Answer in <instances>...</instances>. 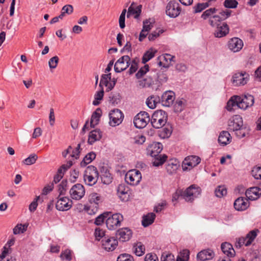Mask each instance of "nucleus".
Here are the masks:
<instances>
[{
    "label": "nucleus",
    "mask_w": 261,
    "mask_h": 261,
    "mask_svg": "<svg viewBox=\"0 0 261 261\" xmlns=\"http://www.w3.org/2000/svg\"><path fill=\"white\" fill-rule=\"evenodd\" d=\"M160 98V102L162 105L169 107L173 103L175 99V94L171 91H167L163 94Z\"/></svg>",
    "instance_id": "21"
},
{
    "label": "nucleus",
    "mask_w": 261,
    "mask_h": 261,
    "mask_svg": "<svg viewBox=\"0 0 261 261\" xmlns=\"http://www.w3.org/2000/svg\"><path fill=\"white\" fill-rule=\"evenodd\" d=\"M221 20L222 18L220 16L215 15L210 17L209 22L213 27H217L221 24L220 23Z\"/></svg>",
    "instance_id": "45"
},
{
    "label": "nucleus",
    "mask_w": 261,
    "mask_h": 261,
    "mask_svg": "<svg viewBox=\"0 0 261 261\" xmlns=\"http://www.w3.org/2000/svg\"><path fill=\"white\" fill-rule=\"evenodd\" d=\"M243 121L242 117L238 115L233 116L228 121V127L229 130L234 131L242 128Z\"/></svg>",
    "instance_id": "18"
},
{
    "label": "nucleus",
    "mask_w": 261,
    "mask_h": 261,
    "mask_svg": "<svg viewBox=\"0 0 261 261\" xmlns=\"http://www.w3.org/2000/svg\"><path fill=\"white\" fill-rule=\"evenodd\" d=\"M229 33V28L225 23H223L221 25L216 27L214 33L216 37L221 38L225 36Z\"/></svg>",
    "instance_id": "30"
},
{
    "label": "nucleus",
    "mask_w": 261,
    "mask_h": 261,
    "mask_svg": "<svg viewBox=\"0 0 261 261\" xmlns=\"http://www.w3.org/2000/svg\"><path fill=\"white\" fill-rule=\"evenodd\" d=\"M117 195L122 201H126L129 197V188L125 185H119L117 189Z\"/></svg>",
    "instance_id": "25"
},
{
    "label": "nucleus",
    "mask_w": 261,
    "mask_h": 261,
    "mask_svg": "<svg viewBox=\"0 0 261 261\" xmlns=\"http://www.w3.org/2000/svg\"><path fill=\"white\" fill-rule=\"evenodd\" d=\"M72 201L68 197L59 195L56 203V207L59 211H66L72 205Z\"/></svg>",
    "instance_id": "9"
},
{
    "label": "nucleus",
    "mask_w": 261,
    "mask_h": 261,
    "mask_svg": "<svg viewBox=\"0 0 261 261\" xmlns=\"http://www.w3.org/2000/svg\"><path fill=\"white\" fill-rule=\"evenodd\" d=\"M142 178L141 172L136 169L128 171L125 174V180L129 185L132 186L137 185Z\"/></svg>",
    "instance_id": "8"
},
{
    "label": "nucleus",
    "mask_w": 261,
    "mask_h": 261,
    "mask_svg": "<svg viewBox=\"0 0 261 261\" xmlns=\"http://www.w3.org/2000/svg\"><path fill=\"white\" fill-rule=\"evenodd\" d=\"M100 116L101 110L98 108L92 115L90 122V125L91 127H94L98 123ZM89 125V122L87 121L84 125L82 130L85 132L86 129H88Z\"/></svg>",
    "instance_id": "22"
},
{
    "label": "nucleus",
    "mask_w": 261,
    "mask_h": 261,
    "mask_svg": "<svg viewBox=\"0 0 261 261\" xmlns=\"http://www.w3.org/2000/svg\"><path fill=\"white\" fill-rule=\"evenodd\" d=\"M150 121V118L148 113L144 111L140 112L134 117V124L137 128H143Z\"/></svg>",
    "instance_id": "10"
},
{
    "label": "nucleus",
    "mask_w": 261,
    "mask_h": 261,
    "mask_svg": "<svg viewBox=\"0 0 261 261\" xmlns=\"http://www.w3.org/2000/svg\"><path fill=\"white\" fill-rule=\"evenodd\" d=\"M98 176L96 168L93 166H89L85 171L84 180L86 185L92 186L97 182Z\"/></svg>",
    "instance_id": "3"
},
{
    "label": "nucleus",
    "mask_w": 261,
    "mask_h": 261,
    "mask_svg": "<svg viewBox=\"0 0 261 261\" xmlns=\"http://www.w3.org/2000/svg\"><path fill=\"white\" fill-rule=\"evenodd\" d=\"M251 174L256 179H261V166H255L251 170Z\"/></svg>",
    "instance_id": "49"
},
{
    "label": "nucleus",
    "mask_w": 261,
    "mask_h": 261,
    "mask_svg": "<svg viewBox=\"0 0 261 261\" xmlns=\"http://www.w3.org/2000/svg\"><path fill=\"white\" fill-rule=\"evenodd\" d=\"M161 98L159 96L152 95L149 97L146 101L147 106L151 109L156 107V104L161 102Z\"/></svg>",
    "instance_id": "36"
},
{
    "label": "nucleus",
    "mask_w": 261,
    "mask_h": 261,
    "mask_svg": "<svg viewBox=\"0 0 261 261\" xmlns=\"http://www.w3.org/2000/svg\"><path fill=\"white\" fill-rule=\"evenodd\" d=\"M257 230H253L250 231L245 237H240L236 239V246L237 248H241L245 245L248 246L253 241L257 236Z\"/></svg>",
    "instance_id": "7"
},
{
    "label": "nucleus",
    "mask_w": 261,
    "mask_h": 261,
    "mask_svg": "<svg viewBox=\"0 0 261 261\" xmlns=\"http://www.w3.org/2000/svg\"><path fill=\"white\" fill-rule=\"evenodd\" d=\"M238 5V3L236 0H225L224 2V6L227 8H236Z\"/></svg>",
    "instance_id": "60"
},
{
    "label": "nucleus",
    "mask_w": 261,
    "mask_h": 261,
    "mask_svg": "<svg viewBox=\"0 0 261 261\" xmlns=\"http://www.w3.org/2000/svg\"><path fill=\"white\" fill-rule=\"evenodd\" d=\"M249 206L248 199L239 197L234 202V207L238 211H243L246 210Z\"/></svg>",
    "instance_id": "26"
},
{
    "label": "nucleus",
    "mask_w": 261,
    "mask_h": 261,
    "mask_svg": "<svg viewBox=\"0 0 261 261\" xmlns=\"http://www.w3.org/2000/svg\"><path fill=\"white\" fill-rule=\"evenodd\" d=\"M103 197L96 193H92L89 196V201L91 205H94L98 207V205L103 201Z\"/></svg>",
    "instance_id": "34"
},
{
    "label": "nucleus",
    "mask_w": 261,
    "mask_h": 261,
    "mask_svg": "<svg viewBox=\"0 0 261 261\" xmlns=\"http://www.w3.org/2000/svg\"><path fill=\"white\" fill-rule=\"evenodd\" d=\"M96 154L93 152H91L88 153L83 159L81 163L82 167H85L87 165L90 164L92 161L95 159Z\"/></svg>",
    "instance_id": "43"
},
{
    "label": "nucleus",
    "mask_w": 261,
    "mask_h": 261,
    "mask_svg": "<svg viewBox=\"0 0 261 261\" xmlns=\"http://www.w3.org/2000/svg\"><path fill=\"white\" fill-rule=\"evenodd\" d=\"M101 90L97 91L94 94V99L92 102L94 106H98L100 101L103 99L104 95V91L103 88H100Z\"/></svg>",
    "instance_id": "44"
},
{
    "label": "nucleus",
    "mask_w": 261,
    "mask_h": 261,
    "mask_svg": "<svg viewBox=\"0 0 261 261\" xmlns=\"http://www.w3.org/2000/svg\"><path fill=\"white\" fill-rule=\"evenodd\" d=\"M172 133L171 128L170 127H164L161 131L160 136L162 138H169Z\"/></svg>",
    "instance_id": "56"
},
{
    "label": "nucleus",
    "mask_w": 261,
    "mask_h": 261,
    "mask_svg": "<svg viewBox=\"0 0 261 261\" xmlns=\"http://www.w3.org/2000/svg\"><path fill=\"white\" fill-rule=\"evenodd\" d=\"M143 31L148 32L153 27V22H151L150 19H146L143 23Z\"/></svg>",
    "instance_id": "61"
},
{
    "label": "nucleus",
    "mask_w": 261,
    "mask_h": 261,
    "mask_svg": "<svg viewBox=\"0 0 261 261\" xmlns=\"http://www.w3.org/2000/svg\"><path fill=\"white\" fill-rule=\"evenodd\" d=\"M109 125L115 127L120 124L124 118L122 112L118 109H114L110 111L109 114Z\"/></svg>",
    "instance_id": "6"
},
{
    "label": "nucleus",
    "mask_w": 261,
    "mask_h": 261,
    "mask_svg": "<svg viewBox=\"0 0 261 261\" xmlns=\"http://www.w3.org/2000/svg\"><path fill=\"white\" fill-rule=\"evenodd\" d=\"M238 108L243 110H246L251 107L254 102V97L251 95H245L242 96L237 95Z\"/></svg>",
    "instance_id": "14"
},
{
    "label": "nucleus",
    "mask_w": 261,
    "mask_h": 261,
    "mask_svg": "<svg viewBox=\"0 0 261 261\" xmlns=\"http://www.w3.org/2000/svg\"><path fill=\"white\" fill-rule=\"evenodd\" d=\"M107 216L106 225L110 230H113L120 225L121 222L123 221V216L119 213L112 214L109 213Z\"/></svg>",
    "instance_id": "5"
},
{
    "label": "nucleus",
    "mask_w": 261,
    "mask_h": 261,
    "mask_svg": "<svg viewBox=\"0 0 261 261\" xmlns=\"http://www.w3.org/2000/svg\"><path fill=\"white\" fill-rule=\"evenodd\" d=\"M163 149V145L159 142H153L147 148V153L152 157L159 156V153Z\"/></svg>",
    "instance_id": "20"
},
{
    "label": "nucleus",
    "mask_w": 261,
    "mask_h": 261,
    "mask_svg": "<svg viewBox=\"0 0 261 261\" xmlns=\"http://www.w3.org/2000/svg\"><path fill=\"white\" fill-rule=\"evenodd\" d=\"M165 30L162 29H158L155 31H153L148 35V39L149 41H154L161 34L163 33Z\"/></svg>",
    "instance_id": "48"
},
{
    "label": "nucleus",
    "mask_w": 261,
    "mask_h": 261,
    "mask_svg": "<svg viewBox=\"0 0 261 261\" xmlns=\"http://www.w3.org/2000/svg\"><path fill=\"white\" fill-rule=\"evenodd\" d=\"M102 137V132L98 129L90 132L89 135L88 142L89 144L92 145L97 141L99 140Z\"/></svg>",
    "instance_id": "33"
},
{
    "label": "nucleus",
    "mask_w": 261,
    "mask_h": 261,
    "mask_svg": "<svg viewBox=\"0 0 261 261\" xmlns=\"http://www.w3.org/2000/svg\"><path fill=\"white\" fill-rule=\"evenodd\" d=\"M228 48L233 53L239 51L243 46V42L239 38H232L228 42Z\"/></svg>",
    "instance_id": "23"
},
{
    "label": "nucleus",
    "mask_w": 261,
    "mask_h": 261,
    "mask_svg": "<svg viewBox=\"0 0 261 261\" xmlns=\"http://www.w3.org/2000/svg\"><path fill=\"white\" fill-rule=\"evenodd\" d=\"M249 74L246 72H238L232 75L231 83L233 86H240L245 85L249 80Z\"/></svg>",
    "instance_id": "11"
},
{
    "label": "nucleus",
    "mask_w": 261,
    "mask_h": 261,
    "mask_svg": "<svg viewBox=\"0 0 261 261\" xmlns=\"http://www.w3.org/2000/svg\"><path fill=\"white\" fill-rule=\"evenodd\" d=\"M37 159V155L35 153H32L23 160V163L27 165H31L36 162Z\"/></svg>",
    "instance_id": "50"
},
{
    "label": "nucleus",
    "mask_w": 261,
    "mask_h": 261,
    "mask_svg": "<svg viewBox=\"0 0 261 261\" xmlns=\"http://www.w3.org/2000/svg\"><path fill=\"white\" fill-rule=\"evenodd\" d=\"M245 195L248 200H255L261 195V190L256 187H252L247 190Z\"/></svg>",
    "instance_id": "27"
},
{
    "label": "nucleus",
    "mask_w": 261,
    "mask_h": 261,
    "mask_svg": "<svg viewBox=\"0 0 261 261\" xmlns=\"http://www.w3.org/2000/svg\"><path fill=\"white\" fill-rule=\"evenodd\" d=\"M117 261H134L132 256L128 254H121L117 257Z\"/></svg>",
    "instance_id": "62"
},
{
    "label": "nucleus",
    "mask_w": 261,
    "mask_h": 261,
    "mask_svg": "<svg viewBox=\"0 0 261 261\" xmlns=\"http://www.w3.org/2000/svg\"><path fill=\"white\" fill-rule=\"evenodd\" d=\"M161 259L162 261H175L174 256L172 254L167 252L162 253Z\"/></svg>",
    "instance_id": "58"
},
{
    "label": "nucleus",
    "mask_w": 261,
    "mask_h": 261,
    "mask_svg": "<svg viewBox=\"0 0 261 261\" xmlns=\"http://www.w3.org/2000/svg\"><path fill=\"white\" fill-rule=\"evenodd\" d=\"M138 59L133 60L131 62H130V67L129 69V74H133L135 73L138 68Z\"/></svg>",
    "instance_id": "57"
},
{
    "label": "nucleus",
    "mask_w": 261,
    "mask_h": 261,
    "mask_svg": "<svg viewBox=\"0 0 261 261\" xmlns=\"http://www.w3.org/2000/svg\"><path fill=\"white\" fill-rule=\"evenodd\" d=\"M157 52L156 50L152 48H150L148 50L146 51L142 59V62L143 64H145L146 62L149 61L152 58H153L155 53Z\"/></svg>",
    "instance_id": "39"
},
{
    "label": "nucleus",
    "mask_w": 261,
    "mask_h": 261,
    "mask_svg": "<svg viewBox=\"0 0 261 261\" xmlns=\"http://www.w3.org/2000/svg\"><path fill=\"white\" fill-rule=\"evenodd\" d=\"M69 194L72 199L81 200L85 194V188L82 185L76 184L71 187L69 191Z\"/></svg>",
    "instance_id": "13"
},
{
    "label": "nucleus",
    "mask_w": 261,
    "mask_h": 261,
    "mask_svg": "<svg viewBox=\"0 0 261 261\" xmlns=\"http://www.w3.org/2000/svg\"><path fill=\"white\" fill-rule=\"evenodd\" d=\"M221 248L223 253L227 256H234L236 252L231 244L227 242L223 243L221 244Z\"/></svg>",
    "instance_id": "31"
},
{
    "label": "nucleus",
    "mask_w": 261,
    "mask_h": 261,
    "mask_svg": "<svg viewBox=\"0 0 261 261\" xmlns=\"http://www.w3.org/2000/svg\"><path fill=\"white\" fill-rule=\"evenodd\" d=\"M217 11V9L215 8H210L205 10L202 14L201 18L203 19H206L208 18L212 17Z\"/></svg>",
    "instance_id": "53"
},
{
    "label": "nucleus",
    "mask_w": 261,
    "mask_h": 261,
    "mask_svg": "<svg viewBox=\"0 0 261 261\" xmlns=\"http://www.w3.org/2000/svg\"><path fill=\"white\" fill-rule=\"evenodd\" d=\"M167 117V114L164 111H156L153 113L150 119L152 126L156 129L162 127L166 123Z\"/></svg>",
    "instance_id": "2"
},
{
    "label": "nucleus",
    "mask_w": 261,
    "mask_h": 261,
    "mask_svg": "<svg viewBox=\"0 0 261 261\" xmlns=\"http://www.w3.org/2000/svg\"><path fill=\"white\" fill-rule=\"evenodd\" d=\"M155 215L153 213H150L142 218V224L144 227H147L154 222Z\"/></svg>",
    "instance_id": "37"
},
{
    "label": "nucleus",
    "mask_w": 261,
    "mask_h": 261,
    "mask_svg": "<svg viewBox=\"0 0 261 261\" xmlns=\"http://www.w3.org/2000/svg\"><path fill=\"white\" fill-rule=\"evenodd\" d=\"M155 159L154 161L152 162L153 165L155 167H159L165 162L167 156L166 155H160L159 156H157L156 157H154Z\"/></svg>",
    "instance_id": "47"
},
{
    "label": "nucleus",
    "mask_w": 261,
    "mask_h": 261,
    "mask_svg": "<svg viewBox=\"0 0 261 261\" xmlns=\"http://www.w3.org/2000/svg\"><path fill=\"white\" fill-rule=\"evenodd\" d=\"M73 8L71 5H66L63 7L61 12L65 15L66 14L70 15L72 13Z\"/></svg>",
    "instance_id": "63"
},
{
    "label": "nucleus",
    "mask_w": 261,
    "mask_h": 261,
    "mask_svg": "<svg viewBox=\"0 0 261 261\" xmlns=\"http://www.w3.org/2000/svg\"><path fill=\"white\" fill-rule=\"evenodd\" d=\"M132 4L130 6L128 9V11L127 13V17H129L132 15H135V18H138L141 12V6H139L137 7H133Z\"/></svg>",
    "instance_id": "40"
},
{
    "label": "nucleus",
    "mask_w": 261,
    "mask_h": 261,
    "mask_svg": "<svg viewBox=\"0 0 261 261\" xmlns=\"http://www.w3.org/2000/svg\"><path fill=\"white\" fill-rule=\"evenodd\" d=\"M59 59L57 56H54L51 58L48 61V65L50 69H55L58 65Z\"/></svg>",
    "instance_id": "55"
},
{
    "label": "nucleus",
    "mask_w": 261,
    "mask_h": 261,
    "mask_svg": "<svg viewBox=\"0 0 261 261\" xmlns=\"http://www.w3.org/2000/svg\"><path fill=\"white\" fill-rule=\"evenodd\" d=\"M145 248L141 242H137L133 246V251L138 256H141L145 253Z\"/></svg>",
    "instance_id": "38"
},
{
    "label": "nucleus",
    "mask_w": 261,
    "mask_h": 261,
    "mask_svg": "<svg viewBox=\"0 0 261 261\" xmlns=\"http://www.w3.org/2000/svg\"><path fill=\"white\" fill-rule=\"evenodd\" d=\"M189 258V252L185 250L180 252L177 257L176 261H188Z\"/></svg>",
    "instance_id": "52"
},
{
    "label": "nucleus",
    "mask_w": 261,
    "mask_h": 261,
    "mask_svg": "<svg viewBox=\"0 0 261 261\" xmlns=\"http://www.w3.org/2000/svg\"><path fill=\"white\" fill-rule=\"evenodd\" d=\"M60 257L62 259L71 260V251L69 249H66L62 251Z\"/></svg>",
    "instance_id": "64"
},
{
    "label": "nucleus",
    "mask_w": 261,
    "mask_h": 261,
    "mask_svg": "<svg viewBox=\"0 0 261 261\" xmlns=\"http://www.w3.org/2000/svg\"><path fill=\"white\" fill-rule=\"evenodd\" d=\"M179 166L178 161L176 160H171L166 165L167 171L170 174H173L175 173Z\"/></svg>",
    "instance_id": "35"
},
{
    "label": "nucleus",
    "mask_w": 261,
    "mask_h": 261,
    "mask_svg": "<svg viewBox=\"0 0 261 261\" xmlns=\"http://www.w3.org/2000/svg\"><path fill=\"white\" fill-rule=\"evenodd\" d=\"M173 56L168 54L162 55L158 58V60H159L158 64L160 66L168 68L173 61Z\"/></svg>",
    "instance_id": "28"
},
{
    "label": "nucleus",
    "mask_w": 261,
    "mask_h": 261,
    "mask_svg": "<svg viewBox=\"0 0 261 261\" xmlns=\"http://www.w3.org/2000/svg\"><path fill=\"white\" fill-rule=\"evenodd\" d=\"M186 101L184 99H177L174 105V111L176 113L181 112L185 108Z\"/></svg>",
    "instance_id": "41"
},
{
    "label": "nucleus",
    "mask_w": 261,
    "mask_h": 261,
    "mask_svg": "<svg viewBox=\"0 0 261 261\" xmlns=\"http://www.w3.org/2000/svg\"><path fill=\"white\" fill-rule=\"evenodd\" d=\"M109 213H104L102 214L99 215L98 216H97L95 220V224L97 225H99L101 224L105 219H107V215H109Z\"/></svg>",
    "instance_id": "59"
},
{
    "label": "nucleus",
    "mask_w": 261,
    "mask_h": 261,
    "mask_svg": "<svg viewBox=\"0 0 261 261\" xmlns=\"http://www.w3.org/2000/svg\"><path fill=\"white\" fill-rule=\"evenodd\" d=\"M231 141V137L227 131H222L220 133L218 142L222 146H225L230 143Z\"/></svg>",
    "instance_id": "32"
},
{
    "label": "nucleus",
    "mask_w": 261,
    "mask_h": 261,
    "mask_svg": "<svg viewBox=\"0 0 261 261\" xmlns=\"http://www.w3.org/2000/svg\"><path fill=\"white\" fill-rule=\"evenodd\" d=\"M148 72L149 75L147 78L139 81V86L141 87H149L157 78L156 71L153 69L150 70L148 65H145L140 68L136 74V77L138 79H141Z\"/></svg>",
    "instance_id": "1"
},
{
    "label": "nucleus",
    "mask_w": 261,
    "mask_h": 261,
    "mask_svg": "<svg viewBox=\"0 0 261 261\" xmlns=\"http://www.w3.org/2000/svg\"><path fill=\"white\" fill-rule=\"evenodd\" d=\"M180 11L181 9L178 3L175 1H170L166 6V13L170 17H176L179 15Z\"/></svg>",
    "instance_id": "15"
},
{
    "label": "nucleus",
    "mask_w": 261,
    "mask_h": 261,
    "mask_svg": "<svg viewBox=\"0 0 261 261\" xmlns=\"http://www.w3.org/2000/svg\"><path fill=\"white\" fill-rule=\"evenodd\" d=\"M215 192L217 197L221 198L227 194V190L224 186H219L216 189Z\"/></svg>",
    "instance_id": "51"
},
{
    "label": "nucleus",
    "mask_w": 261,
    "mask_h": 261,
    "mask_svg": "<svg viewBox=\"0 0 261 261\" xmlns=\"http://www.w3.org/2000/svg\"><path fill=\"white\" fill-rule=\"evenodd\" d=\"M200 162L201 159L198 156H188L182 162V169L184 171L190 170L198 165Z\"/></svg>",
    "instance_id": "12"
},
{
    "label": "nucleus",
    "mask_w": 261,
    "mask_h": 261,
    "mask_svg": "<svg viewBox=\"0 0 261 261\" xmlns=\"http://www.w3.org/2000/svg\"><path fill=\"white\" fill-rule=\"evenodd\" d=\"M28 227V224H18L13 228V233L18 234L24 232L26 231Z\"/></svg>",
    "instance_id": "46"
},
{
    "label": "nucleus",
    "mask_w": 261,
    "mask_h": 261,
    "mask_svg": "<svg viewBox=\"0 0 261 261\" xmlns=\"http://www.w3.org/2000/svg\"><path fill=\"white\" fill-rule=\"evenodd\" d=\"M207 7H208V3H198L193 7L194 12L195 13H199Z\"/></svg>",
    "instance_id": "54"
},
{
    "label": "nucleus",
    "mask_w": 261,
    "mask_h": 261,
    "mask_svg": "<svg viewBox=\"0 0 261 261\" xmlns=\"http://www.w3.org/2000/svg\"><path fill=\"white\" fill-rule=\"evenodd\" d=\"M201 189L195 185H192L187 188L182 193V197L188 202H192L201 194Z\"/></svg>",
    "instance_id": "4"
},
{
    "label": "nucleus",
    "mask_w": 261,
    "mask_h": 261,
    "mask_svg": "<svg viewBox=\"0 0 261 261\" xmlns=\"http://www.w3.org/2000/svg\"><path fill=\"white\" fill-rule=\"evenodd\" d=\"M214 256V252L211 249L203 250L199 252L197 255V259L200 261H205L211 259Z\"/></svg>",
    "instance_id": "29"
},
{
    "label": "nucleus",
    "mask_w": 261,
    "mask_h": 261,
    "mask_svg": "<svg viewBox=\"0 0 261 261\" xmlns=\"http://www.w3.org/2000/svg\"><path fill=\"white\" fill-rule=\"evenodd\" d=\"M130 60L128 56H123L119 58L114 65L115 72L119 73L125 70L130 65Z\"/></svg>",
    "instance_id": "17"
},
{
    "label": "nucleus",
    "mask_w": 261,
    "mask_h": 261,
    "mask_svg": "<svg viewBox=\"0 0 261 261\" xmlns=\"http://www.w3.org/2000/svg\"><path fill=\"white\" fill-rule=\"evenodd\" d=\"M116 81L117 80L116 79L111 78V73L103 74L101 75L99 86L100 88H103L102 86L104 85L107 87L108 91H110L113 89L115 86Z\"/></svg>",
    "instance_id": "16"
},
{
    "label": "nucleus",
    "mask_w": 261,
    "mask_h": 261,
    "mask_svg": "<svg viewBox=\"0 0 261 261\" xmlns=\"http://www.w3.org/2000/svg\"><path fill=\"white\" fill-rule=\"evenodd\" d=\"M102 246L106 251L114 250L118 245V241L114 237H105L102 240Z\"/></svg>",
    "instance_id": "19"
},
{
    "label": "nucleus",
    "mask_w": 261,
    "mask_h": 261,
    "mask_svg": "<svg viewBox=\"0 0 261 261\" xmlns=\"http://www.w3.org/2000/svg\"><path fill=\"white\" fill-rule=\"evenodd\" d=\"M132 231L127 227H124L119 229L117 231V237L122 242H126L130 240L132 237Z\"/></svg>",
    "instance_id": "24"
},
{
    "label": "nucleus",
    "mask_w": 261,
    "mask_h": 261,
    "mask_svg": "<svg viewBox=\"0 0 261 261\" xmlns=\"http://www.w3.org/2000/svg\"><path fill=\"white\" fill-rule=\"evenodd\" d=\"M236 107L238 108L237 95H234L229 99L227 103L226 108L228 111H231Z\"/></svg>",
    "instance_id": "42"
}]
</instances>
